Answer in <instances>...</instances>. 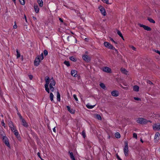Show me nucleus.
<instances>
[{
  "label": "nucleus",
  "instance_id": "obj_1",
  "mask_svg": "<svg viewBox=\"0 0 160 160\" xmlns=\"http://www.w3.org/2000/svg\"><path fill=\"white\" fill-rule=\"evenodd\" d=\"M45 82L46 83L45 84V90L48 93H49V88H48V84L50 82V79L49 78V77L48 76H47L45 77Z\"/></svg>",
  "mask_w": 160,
  "mask_h": 160
},
{
  "label": "nucleus",
  "instance_id": "obj_2",
  "mask_svg": "<svg viewBox=\"0 0 160 160\" xmlns=\"http://www.w3.org/2000/svg\"><path fill=\"white\" fill-rule=\"evenodd\" d=\"M123 151L125 156H128V143L127 141L125 142V146L123 148Z\"/></svg>",
  "mask_w": 160,
  "mask_h": 160
},
{
  "label": "nucleus",
  "instance_id": "obj_3",
  "mask_svg": "<svg viewBox=\"0 0 160 160\" xmlns=\"http://www.w3.org/2000/svg\"><path fill=\"white\" fill-rule=\"evenodd\" d=\"M137 122L138 123L143 124H145L148 123V121L147 119L142 118H139L137 120Z\"/></svg>",
  "mask_w": 160,
  "mask_h": 160
},
{
  "label": "nucleus",
  "instance_id": "obj_4",
  "mask_svg": "<svg viewBox=\"0 0 160 160\" xmlns=\"http://www.w3.org/2000/svg\"><path fill=\"white\" fill-rule=\"evenodd\" d=\"M2 140L3 142L5 144V145L8 147H10V145L9 142L8 141V138L6 136H3V137Z\"/></svg>",
  "mask_w": 160,
  "mask_h": 160
},
{
  "label": "nucleus",
  "instance_id": "obj_5",
  "mask_svg": "<svg viewBox=\"0 0 160 160\" xmlns=\"http://www.w3.org/2000/svg\"><path fill=\"white\" fill-rule=\"evenodd\" d=\"M104 45L106 47L108 48L109 49L112 50L115 49V48L114 47H113L112 45H111L108 42H104Z\"/></svg>",
  "mask_w": 160,
  "mask_h": 160
},
{
  "label": "nucleus",
  "instance_id": "obj_6",
  "mask_svg": "<svg viewBox=\"0 0 160 160\" xmlns=\"http://www.w3.org/2000/svg\"><path fill=\"white\" fill-rule=\"evenodd\" d=\"M153 128L154 130L160 131V123H155L153 126Z\"/></svg>",
  "mask_w": 160,
  "mask_h": 160
},
{
  "label": "nucleus",
  "instance_id": "obj_7",
  "mask_svg": "<svg viewBox=\"0 0 160 160\" xmlns=\"http://www.w3.org/2000/svg\"><path fill=\"white\" fill-rule=\"evenodd\" d=\"M41 60L40 57L38 56L34 61V65L37 66H38Z\"/></svg>",
  "mask_w": 160,
  "mask_h": 160
},
{
  "label": "nucleus",
  "instance_id": "obj_8",
  "mask_svg": "<svg viewBox=\"0 0 160 160\" xmlns=\"http://www.w3.org/2000/svg\"><path fill=\"white\" fill-rule=\"evenodd\" d=\"M82 58L86 62H89L91 60L90 57L86 55H83Z\"/></svg>",
  "mask_w": 160,
  "mask_h": 160
},
{
  "label": "nucleus",
  "instance_id": "obj_9",
  "mask_svg": "<svg viewBox=\"0 0 160 160\" xmlns=\"http://www.w3.org/2000/svg\"><path fill=\"white\" fill-rule=\"evenodd\" d=\"M99 9L102 14L105 16L106 15V13L105 10V8L102 6H100L99 7Z\"/></svg>",
  "mask_w": 160,
  "mask_h": 160
},
{
  "label": "nucleus",
  "instance_id": "obj_10",
  "mask_svg": "<svg viewBox=\"0 0 160 160\" xmlns=\"http://www.w3.org/2000/svg\"><path fill=\"white\" fill-rule=\"evenodd\" d=\"M160 139V134L159 132H156L155 137H154V140L155 141H157V142Z\"/></svg>",
  "mask_w": 160,
  "mask_h": 160
},
{
  "label": "nucleus",
  "instance_id": "obj_11",
  "mask_svg": "<svg viewBox=\"0 0 160 160\" xmlns=\"http://www.w3.org/2000/svg\"><path fill=\"white\" fill-rule=\"evenodd\" d=\"M103 71L108 73L111 72V69L109 67H105L103 68Z\"/></svg>",
  "mask_w": 160,
  "mask_h": 160
},
{
  "label": "nucleus",
  "instance_id": "obj_12",
  "mask_svg": "<svg viewBox=\"0 0 160 160\" xmlns=\"http://www.w3.org/2000/svg\"><path fill=\"white\" fill-rule=\"evenodd\" d=\"M21 122L22 123V125L25 127L27 128L28 127V123L26 122L25 120L22 118L21 120Z\"/></svg>",
  "mask_w": 160,
  "mask_h": 160
},
{
  "label": "nucleus",
  "instance_id": "obj_13",
  "mask_svg": "<svg viewBox=\"0 0 160 160\" xmlns=\"http://www.w3.org/2000/svg\"><path fill=\"white\" fill-rule=\"evenodd\" d=\"M71 75L74 77H77L78 76L77 71L75 70H72L71 71Z\"/></svg>",
  "mask_w": 160,
  "mask_h": 160
},
{
  "label": "nucleus",
  "instance_id": "obj_14",
  "mask_svg": "<svg viewBox=\"0 0 160 160\" xmlns=\"http://www.w3.org/2000/svg\"><path fill=\"white\" fill-rule=\"evenodd\" d=\"M112 95L114 97H117L119 95L118 92L116 90H114L111 92Z\"/></svg>",
  "mask_w": 160,
  "mask_h": 160
},
{
  "label": "nucleus",
  "instance_id": "obj_15",
  "mask_svg": "<svg viewBox=\"0 0 160 160\" xmlns=\"http://www.w3.org/2000/svg\"><path fill=\"white\" fill-rule=\"evenodd\" d=\"M68 111L71 114H74L75 112V110L72 108H71L69 106H67Z\"/></svg>",
  "mask_w": 160,
  "mask_h": 160
},
{
  "label": "nucleus",
  "instance_id": "obj_16",
  "mask_svg": "<svg viewBox=\"0 0 160 160\" xmlns=\"http://www.w3.org/2000/svg\"><path fill=\"white\" fill-rule=\"evenodd\" d=\"M34 8L35 12L37 13H38L39 12V9L38 5L36 4H34Z\"/></svg>",
  "mask_w": 160,
  "mask_h": 160
},
{
  "label": "nucleus",
  "instance_id": "obj_17",
  "mask_svg": "<svg viewBox=\"0 0 160 160\" xmlns=\"http://www.w3.org/2000/svg\"><path fill=\"white\" fill-rule=\"evenodd\" d=\"M68 153H69L70 157L71 159L72 160H76L75 158L73 156V153L72 152H70V151H69Z\"/></svg>",
  "mask_w": 160,
  "mask_h": 160
},
{
  "label": "nucleus",
  "instance_id": "obj_18",
  "mask_svg": "<svg viewBox=\"0 0 160 160\" xmlns=\"http://www.w3.org/2000/svg\"><path fill=\"white\" fill-rule=\"evenodd\" d=\"M51 84L52 86H55L56 84V82L55 80L53 79L52 77L51 78Z\"/></svg>",
  "mask_w": 160,
  "mask_h": 160
},
{
  "label": "nucleus",
  "instance_id": "obj_19",
  "mask_svg": "<svg viewBox=\"0 0 160 160\" xmlns=\"http://www.w3.org/2000/svg\"><path fill=\"white\" fill-rule=\"evenodd\" d=\"M139 87L137 85H135L133 86V90L136 92H138L139 91Z\"/></svg>",
  "mask_w": 160,
  "mask_h": 160
},
{
  "label": "nucleus",
  "instance_id": "obj_20",
  "mask_svg": "<svg viewBox=\"0 0 160 160\" xmlns=\"http://www.w3.org/2000/svg\"><path fill=\"white\" fill-rule=\"evenodd\" d=\"M37 2L40 7H42L43 5V2L42 0H38Z\"/></svg>",
  "mask_w": 160,
  "mask_h": 160
},
{
  "label": "nucleus",
  "instance_id": "obj_21",
  "mask_svg": "<svg viewBox=\"0 0 160 160\" xmlns=\"http://www.w3.org/2000/svg\"><path fill=\"white\" fill-rule=\"evenodd\" d=\"M99 85H100V87L102 88L104 90L106 89V86H105V85L103 83H101Z\"/></svg>",
  "mask_w": 160,
  "mask_h": 160
},
{
  "label": "nucleus",
  "instance_id": "obj_22",
  "mask_svg": "<svg viewBox=\"0 0 160 160\" xmlns=\"http://www.w3.org/2000/svg\"><path fill=\"white\" fill-rule=\"evenodd\" d=\"M95 105H90L89 103H88L86 105V106L88 108L92 109L93 108Z\"/></svg>",
  "mask_w": 160,
  "mask_h": 160
},
{
  "label": "nucleus",
  "instance_id": "obj_23",
  "mask_svg": "<svg viewBox=\"0 0 160 160\" xmlns=\"http://www.w3.org/2000/svg\"><path fill=\"white\" fill-rule=\"evenodd\" d=\"M117 34L119 35V36L121 37L122 38L123 40H124V39L123 37V36L121 33V32H120V31H117Z\"/></svg>",
  "mask_w": 160,
  "mask_h": 160
},
{
  "label": "nucleus",
  "instance_id": "obj_24",
  "mask_svg": "<svg viewBox=\"0 0 160 160\" xmlns=\"http://www.w3.org/2000/svg\"><path fill=\"white\" fill-rule=\"evenodd\" d=\"M69 58L70 60L73 62H75L77 61V59L73 56L70 57Z\"/></svg>",
  "mask_w": 160,
  "mask_h": 160
},
{
  "label": "nucleus",
  "instance_id": "obj_25",
  "mask_svg": "<svg viewBox=\"0 0 160 160\" xmlns=\"http://www.w3.org/2000/svg\"><path fill=\"white\" fill-rule=\"evenodd\" d=\"M57 100L58 101L60 100V95L58 91L57 92Z\"/></svg>",
  "mask_w": 160,
  "mask_h": 160
},
{
  "label": "nucleus",
  "instance_id": "obj_26",
  "mask_svg": "<svg viewBox=\"0 0 160 160\" xmlns=\"http://www.w3.org/2000/svg\"><path fill=\"white\" fill-rule=\"evenodd\" d=\"M63 63L65 64L67 67H68L70 66V63L69 61H65Z\"/></svg>",
  "mask_w": 160,
  "mask_h": 160
},
{
  "label": "nucleus",
  "instance_id": "obj_27",
  "mask_svg": "<svg viewBox=\"0 0 160 160\" xmlns=\"http://www.w3.org/2000/svg\"><path fill=\"white\" fill-rule=\"evenodd\" d=\"M14 134L16 136L17 138L19 136V133L17 130H16L13 131Z\"/></svg>",
  "mask_w": 160,
  "mask_h": 160
},
{
  "label": "nucleus",
  "instance_id": "obj_28",
  "mask_svg": "<svg viewBox=\"0 0 160 160\" xmlns=\"http://www.w3.org/2000/svg\"><path fill=\"white\" fill-rule=\"evenodd\" d=\"M115 136L117 138H119L121 137V135H120V134L118 132H117L115 133Z\"/></svg>",
  "mask_w": 160,
  "mask_h": 160
},
{
  "label": "nucleus",
  "instance_id": "obj_29",
  "mask_svg": "<svg viewBox=\"0 0 160 160\" xmlns=\"http://www.w3.org/2000/svg\"><path fill=\"white\" fill-rule=\"evenodd\" d=\"M143 26L144 27L143 28L145 30H151V28L149 27L146 25Z\"/></svg>",
  "mask_w": 160,
  "mask_h": 160
},
{
  "label": "nucleus",
  "instance_id": "obj_30",
  "mask_svg": "<svg viewBox=\"0 0 160 160\" xmlns=\"http://www.w3.org/2000/svg\"><path fill=\"white\" fill-rule=\"evenodd\" d=\"M9 126L10 128H11L12 127H13V124L12 121H10L8 123Z\"/></svg>",
  "mask_w": 160,
  "mask_h": 160
},
{
  "label": "nucleus",
  "instance_id": "obj_31",
  "mask_svg": "<svg viewBox=\"0 0 160 160\" xmlns=\"http://www.w3.org/2000/svg\"><path fill=\"white\" fill-rule=\"evenodd\" d=\"M96 118L98 120H101L102 119L101 116L98 114H96Z\"/></svg>",
  "mask_w": 160,
  "mask_h": 160
},
{
  "label": "nucleus",
  "instance_id": "obj_32",
  "mask_svg": "<svg viewBox=\"0 0 160 160\" xmlns=\"http://www.w3.org/2000/svg\"><path fill=\"white\" fill-rule=\"evenodd\" d=\"M16 52L17 53V58H18L20 57L21 55L19 52L18 51V49L16 50Z\"/></svg>",
  "mask_w": 160,
  "mask_h": 160
},
{
  "label": "nucleus",
  "instance_id": "obj_33",
  "mask_svg": "<svg viewBox=\"0 0 160 160\" xmlns=\"http://www.w3.org/2000/svg\"><path fill=\"white\" fill-rule=\"evenodd\" d=\"M148 20L150 22L152 23H155V21L152 18H148Z\"/></svg>",
  "mask_w": 160,
  "mask_h": 160
},
{
  "label": "nucleus",
  "instance_id": "obj_34",
  "mask_svg": "<svg viewBox=\"0 0 160 160\" xmlns=\"http://www.w3.org/2000/svg\"><path fill=\"white\" fill-rule=\"evenodd\" d=\"M82 134L84 138H85L86 137V134L84 130H83L82 132Z\"/></svg>",
  "mask_w": 160,
  "mask_h": 160
},
{
  "label": "nucleus",
  "instance_id": "obj_35",
  "mask_svg": "<svg viewBox=\"0 0 160 160\" xmlns=\"http://www.w3.org/2000/svg\"><path fill=\"white\" fill-rule=\"evenodd\" d=\"M43 53L44 55L46 56H47L48 54V52L47 50H45L43 51Z\"/></svg>",
  "mask_w": 160,
  "mask_h": 160
},
{
  "label": "nucleus",
  "instance_id": "obj_36",
  "mask_svg": "<svg viewBox=\"0 0 160 160\" xmlns=\"http://www.w3.org/2000/svg\"><path fill=\"white\" fill-rule=\"evenodd\" d=\"M109 38L110 40L111 41H112V42H113L114 43H115V44H117L118 43L115 41L113 39V38H111V37H109Z\"/></svg>",
  "mask_w": 160,
  "mask_h": 160
},
{
  "label": "nucleus",
  "instance_id": "obj_37",
  "mask_svg": "<svg viewBox=\"0 0 160 160\" xmlns=\"http://www.w3.org/2000/svg\"><path fill=\"white\" fill-rule=\"evenodd\" d=\"M54 96L52 93L51 92V101L52 102L53 101V98Z\"/></svg>",
  "mask_w": 160,
  "mask_h": 160
},
{
  "label": "nucleus",
  "instance_id": "obj_38",
  "mask_svg": "<svg viewBox=\"0 0 160 160\" xmlns=\"http://www.w3.org/2000/svg\"><path fill=\"white\" fill-rule=\"evenodd\" d=\"M19 2L21 4L24 5L25 4V2L24 0H19Z\"/></svg>",
  "mask_w": 160,
  "mask_h": 160
},
{
  "label": "nucleus",
  "instance_id": "obj_39",
  "mask_svg": "<svg viewBox=\"0 0 160 160\" xmlns=\"http://www.w3.org/2000/svg\"><path fill=\"white\" fill-rule=\"evenodd\" d=\"M122 73L127 75V73L128 72V71L124 68L123 69V70L122 71Z\"/></svg>",
  "mask_w": 160,
  "mask_h": 160
},
{
  "label": "nucleus",
  "instance_id": "obj_40",
  "mask_svg": "<svg viewBox=\"0 0 160 160\" xmlns=\"http://www.w3.org/2000/svg\"><path fill=\"white\" fill-rule=\"evenodd\" d=\"M133 137L136 139H137L138 136L137 134L135 133H134L133 134Z\"/></svg>",
  "mask_w": 160,
  "mask_h": 160
},
{
  "label": "nucleus",
  "instance_id": "obj_41",
  "mask_svg": "<svg viewBox=\"0 0 160 160\" xmlns=\"http://www.w3.org/2000/svg\"><path fill=\"white\" fill-rule=\"evenodd\" d=\"M38 57H40V58L41 59V60H42L43 59V55L42 53L41 54L38 56Z\"/></svg>",
  "mask_w": 160,
  "mask_h": 160
},
{
  "label": "nucleus",
  "instance_id": "obj_42",
  "mask_svg": "<svg viewBox=\"0 0 160 160\" xmlns=\"http://www.w3.org/2000/svg\"><path fill=\"white\" fill-rule=\"evenodd\" d=\"M73 97L76 101H78V98H77V96L76 94H74L73 95Z\"/></svg>",
  "mask_w": 160,
  "mask_h": 160
},
{
  "label": "nucleus",
  "instance_id": "obj_43",
  "mask_svg": "<svg viewBox=\"0 0 160 160\" xmlns=\"http://www.w3.org/2000/svg\"><path fill=\"white\" fill-rule=\"evenodd\" d=\"M11 128V131L12 132H13L14 131L16 130V128L14 126L13 127H12V128Z\"/></svg>",
  "mask_w": 160,
  "mask_h": 160
},
{
  "label": "nucleus",
  "instance_id": "obj_44",
  "mask_svg": "<svg viewBox=\"0 0 160 160\" xmlns=\"http://www.w3.org/2000/svg\"><path fill=\"white\" fill-rule=\"evenodd\" d=\"M134 99L137 101H141V99L140 98H138V97H134Z\"/></svg>",
  "mask_w": 160,
  "mask_h": 160
},
{
  "label": "nucleus",
  "instance_id": "obj_45",
  "mask_svg": "<svg viewBox=\"0 0 160 160\" xmlns=\"http://www.w3.org/2000/svg\"><path fill=\"white\" fill-rule=\"evenodd\" d=\"M17 114H18V116H19L20 120L23 118L19 112H18Z\"/></svg>",
  "mask_w": 160,
  "mask_h": 160
},
{
  "label": "nucleus",
  "instance_id": "obj_46",
  "mask_svg": "<svg viewBox=\"0 0 160 160\" xmlns=\"http://www.w3.org/2000/svg\"><path fill=\"white\" fill-rule=\"evenodd\" d=\"M138 26H139L140 27H142V28H143L144 26H145V25L138 23Z\"/></svg>",
  "mask_w": 160,
  "mask_h": 160
},
{
  "label": "nucleus",
  "instance_id": "obj_47",
  "mask_svg": "<svg viewBox=\"0 0 160 160\" xmlns=\"http://www.w3.org/2000/svg\"><path fill=\"white\" fill-rule=\"evenodd\" d=\"M116 156L117 157V158L118 160H122V159L120 158L119 157V156L118 155V154H116Z\"/></svg>",
  "mask_w": 160,
  "mask_h": 160
},
{
  "label": "nucleus",
  "instance_id": "obj_48",
  "mask_svg": "<svg viewBox=\"0 0 160 160\" xmlns=\"http://www.w3.org/2000/svg\"><path fill=\"white\" fill-rule=\"evenodd\" d=\"M54 90V87L51 85V91L52 92H53Z\"/></svg>",
  "mask_w": 160,
  "mask_h": 160
},
{
  "label": "nucleus",
  "instance_id": "obj_49",
  "mask_svg": "<svg viewBox=\"0 0 160 160\" xmlns=\"http://www.w3.org/2000/svg\"><path fill=\"white\" fill-rule=\"evenodd\" d=\"M147 83H148V84H150V85H152V84H153L152 82L151 81H150L149 80H148L147 81Z\"/></svg>",
  "mask_w": 160,
  "mask_h": 160
},
{
  "label": "nucleus",
  "instance_id": "obj_50",
  "mask_svg": "<svg viewBox=\"0 0 160 160\" xmlns=\"http://www.w3.org/2000/svg\"><path fill=\"white\" fill-rule=\"evenodd\" d=\"M37 155L41 159V160H42V159H43L41 157L40 152H38L37 153Z\"/></svg>",
  "mask_w": 160,
  "mask_h": 160
},
{
  "label": "nucleus",
  "instance_id": "obj_51",
  "mask_svg": "<svg viewBox=\"0 0 160 160\" xmlns=\"http://www.w3.org/2000/svg\"><path fill=\"white\" fill-rule=\"evenodd\" d=\"M28 77H29V79L30 80H32V79L33 77V76L32 75H28Z\"/></svg>",
  "mask_w": 160,
  "mask_h": 160
},
{
  "label": "nucleus",
  "instance_id": "obj_52",
  "mask_svg": "<svg viewBox=\"0 0 160 160\" xmlns=\"http://www.w3.org/2000/svg\"><path fill=\"white\" fill-rule=\"evenodd\" d=\"M1 124L4 127H5V123H4V121L3 120H2V122H1Z\"/></svg>",
  "mask_w": 160,
  "mask_h": 160
},
{
  "label": "nucleus",
  "instance_id": "obj_53",
  "mask_svg": "<svg viewBox=\"0 0 160 160\" xmlns=\"http://www.w3.org/2000/svg\"><path fill=\"white\" fill-rule=\"evenodd\" d=\"M154 51H155V52H156V53H158L160 55V51H158V50H155Z\"/></svg>",
  "mask_w": 160,
  "mask_h": 160
},
{
  "label": "nucleus",
  "instance_id": "obj_54",
  "mask_svg": "<svg viewBox=\"0 0 160 160\" xmlns=\"http://www.w3.org/2000/svg\"><path fill=\"white\" fill-rule=\"evenodd\" d=\"M131 48L132 49V50H133L134 51L136 50V48L133 46H132L131 47Z\"/></svg>",
  "mask_w": 160,
  "mask_h": 160
},
{
  "label": "nucleus",
  "instance_id": "obj_55",
  "mask_svg": "<svg viewBox=\"0 0 160 160\" xmlns=\"http://www.w3.org/2000/svg\"><path fill=\"white\" fill-rule=\"evenodd\" d=\"M59 20L61 22H62V23H63V19L62 18H59Z\"/></svg>",
  "mask_w": 160,
  "mask_h": 160
},
{
  "label": "nucleus",
  "instance_id": "obj_56",
  "mask_svg": "<svg viewBox=\"0 0 160 160\" xmlns=\"http://www.w3.org/2000/svg\"><path fill=\"white\" fill-rule=\"evenodd\" d=\"M13 28L14 29H16L17 28V26L16 24H15L14 25H13Z\"/></svg>",
  "mask_w": 160,
  "mask_h": 160
},
{
  "label": "nucleus",
  "instance_id": "obj_57",
  "mask_svg": "<svg viewBox=\"0 0 160 160\" xmlns=\"http://www.w3.org/2000/svg\"><path fill=\"white\" fill-rule=\"evenodd\" d=\"M4 133L3 131H1V132H0V135H1L2 136L3 135V134Z\"/></svg>",
  "mask_w": 160,
  "mask_h": 160
},
{
  "label": "nucleus",
  "instance_id": "obj_58",
  "mask_svg": "<svg viewBox=\"0 0 160 160\" xmlns=\"http://www.w3.org/2000/svg\"><path fill=\"white\" fill-rule=\"evenodd\" d=\"M81 19L83 21H84L85 20V18H84L81 17Z\"/></svg>",
  "mask_w": 160,
  "mask_h": 160
},
{
  "label": "nucleus",
  "instance_id": "obj_59",
  "mask_svg": "<svg viewBox=\"0 0 160 160\" xmlns=\"http://www.w3.org/2000/svg\"><path fill=\"white\" fill-rule=\"evenodd\" d=\"M53 131L54 132H56L55 127L53 129Z\"/></svg>",
  "mask_w": 160,
  "mask_h": 160
},
{
  "label": "nucleus",
  "instance_id": "obj_60",
  "mask_svg": "<svg viewBox=\"0 0 160 160\" xmlns=\"http://www.w3.org/2000/svg\"><path fill=\"white\" fill-rule=\"evenodd\" d=\"M114 50H115V52H116V53H118V50L117 49H115H115H114Z\"/></svg>",
  "mask_w": 160,
  "mask_h": 160
},
{
  "label": "nucleus",
  "instance_id": "obj_61",
  "mask_svg": "<svg viewBox=\"0 0 160 160\" xmlns=\"http://www.w3.org/2000/svg\"><path fill=\"white\" fill-rule=\"evenodd\" d=\"M85 41H87V42H88V40H89V39H88V38H85Z\"/></svg>",
  "mask_w": 160,
  "mask_h": 160
},
{
  "label": "nucleus",
  "instance_id": "obj_62",
  "mask_svg": "<svg viewBox=\"0 0 160 160\" xmlns=\"http://www.w3.org/2000/svg\"><path fill=\"white\" fill-rule=\"evenodd\" d=\"M32 18H33V19L34 20H36L37 19V18L36 17H34V16H32Z\"/></svg>",
  "mask_w": 160,
  "mask_h": 160
},
{
  "label": "nucleus",
  "instance_id": "obj_63",
  "mask_svg": "<svg viewBox=\"0 0 160 160\" xmlns=\"http://www.w3.org/2000/svg\"><path fill=\"white\" fill-rule=\"evenodd\" d=\"M47 126H48V128L49 129L50 128V126H49V124H48V123L47 124Z\"/></svg>",
  "mask_w": 160,
  "mask_h": 160
},
{
  "label": "nucleus",
  "instance_id": "obj_64",
  "mask_svg": "<svg viewBox=\"0 0 160 160\" xmlns=\"http://www.w3.org/2000/svg\"><path fill=\"white\" fill-rule=\"evenodd\" d=\"M24 18L25 19L26 21V22H27L26 17L25 15H24Z\"/></svg>",
  "mask_w": 160,
  "mask_h": 160
}]
</instances>
